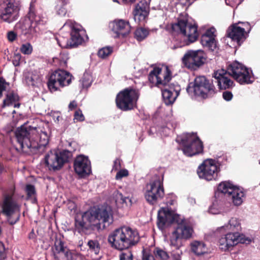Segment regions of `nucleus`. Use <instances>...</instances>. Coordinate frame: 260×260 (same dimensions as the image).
Listing matches in <instances>:
<instances>
[{
    "instance_id": "412c9836",
    "label": "nucleus",
    "mask_w": 260,
    "mask_h": 260,
    "mask_svg": "<svg viewBox=\"0 0 260 260\" xmlns=\"http://www.w3.org/2000/svg\"><path fill=\"white\" fill-rule=\"evenodd\" d=\"M65 161L61 155L58 154L55 151H50L45 157V163L50 170H59Z\"/></svg>"
},
{
    "instance_id": "5fc2aeb1",
    "label": "nucleus",
    "mask_w": 260,
    "mask_h": 260,
    "mask_svg": "<svg viewBox=\"0 0 260 260\" xmlns=\"http://www.w3.org/2000/svg\"><path fill=\"white\" fill-rule=\"evenodd\" d=\"M7 37L10 41L12 42L15 40L16 34L13 31H10L8 33Z\"/></svg>"
},
{
    "instance_id": "4be33fe9",
    "label": "nucleus",
    "mask_w": 260,
    "mask_h": 260,
    "mask_svg": "<svg viewBox=\"0 0 260 260\" xmlns=\"http://www.w3.org/2000/svg\"><path fill=\"white\" fill-rule=\"evenodd\" d=\"M74 167L75 172L81 176L88 175L91 172L90 161L87 157L82 155L76 158Z\"/></svg>"
},
{
    "instance_id": "8fccbe9b",
    "label": "nucleus",
    "mask_w": 260,
    "mask_h": 260,
    "mask_svg": "<svg viewBox=\"0 0 260 260\" xmlns=\"http://www.w3.org/2000/svg\"><path fill=\"white\" fill-rule=\"evenodd\" d=\"M6 257V249L4 244L0 241V260L4 259Z\"/></svg>"
},
{
    "instance_id": "49530a36",
    "label": "nucleus",
    "mask_w": 260,
    "mask_h": 260,
    "mask_svg": "<svg viewBox=\"0 0 260 260\" xmlns=\"http://www.w3.org/2000/svg\"><path fill=\"white\" fill-rule=\"evenodd\" d=\"M216 30L214 28L212 27L207 30L206 32L203 34L202 36H207L209 38H214L215 37V33Z\"/></svg>"
},
{
    "instance_id": "473e14b6",
    "label": "nucleus",
    "mask_w": 260,
    "mask_h": 260,
    "mask_svg": "<svg viewBox=\"0 0 260 260\" xmlns=\"http://www.w3.org/2000/svg\"><path fill=\"white\" fill-rule=\"evenodd\" d=\"M201 43L203 46L214 51L216 47V43L214 38H209L207 36H202Z\"/></svg>"
},
{
    "instance_id": "052dcab7",
    "label": "nucleus",
    "mask_w": 260,
    "mask_h": 260,
    "mask_svg": "<svg viewBox=\"0 0 260 260\" xmlns=\"http://www.w3.org/2000/svg\"><path fill=\"white\" fill-rule=\"evenodd\" d=\"M69 25V24H68V23H66V24H64V26H67V25Z\"/></svg>"
},
{
    "instance_id": "c03bdc74",
    "label": "nucleus",
    "mask_w": 260,
    "mask_h": 260,
    "mask_svg": "<svg viewBox=\"0 0 260 260\" xmlns=\"http://www.w3.org/2000/svg\"><path fill=\"white\" fill-rule=\"evenodd\" d=\"M133 255L130 251L122 253L120 255V260H133Z\"/></svg>"
},
{
    "instance_id": "bf43d9fd",
    "label": "nucleus",
    "mask_w": 260,
    "mask_h": 260,
    "mask_svg": "<svg viewBox=\"0 0 260 260\" xmlns=\"http://www.w3.org/2000/svg\"><path fill=\"white\" fill-rule=\"evenodd\" d=\"M117 163H119V160H116L115 161V165H116Z\"/></svg>"
},
{
    "instance_id": "79ce46f5",
    "label": "nucleus",
    "mask_w": 260,
    "mask_h": 260,
    "mask_svg": "<svg viewBox=\"0 0 260 260\" xmlns=\"http://www.w3.org/2000/svg\"><path fill=\"white\" fill-rule=\"evenodd\" d=\"M81 82L83 87L88 88L90 86L92 82L91 76L88 74H84Z\"/></svg>"
},
{
    "instance_id": "6e6d98bb",
    "label": "nucleus",
    "mask_w": 260,
    "mask_h": 260,
    "mask_svg": "<svg viewBox=\"0 0 260 260\" xmlns=\"http://www.w3.org/2000/svg\"><path fill=\"white\" fill-rule=\"evenodd\" d=\"M77 105H76V103L75 101H72L71 102L70 104H69V108L70 110H72L74 108H75L76 107Z\"/></svg>"
},
{
    "instance_id": "ea45409f",
    "label": "nucleus",
    "mask_w": 260,
    "mask_h": 260,
    "mask_svg": "<svg viewBox=\"0 0 260 260\" xmlns=\"http://www.w3.org/2000/svg\"><path fill=\"white\" fill-rule=\"evenodd\" d=\"M112 52V48L109 47H104L98 52V55L102 58H105L108 56Z\"/></svg>"
},
{
    "instance_id": "cd10ccee",
    "label": "nucleus",
    "mask_w": 260,
    "mask_h": 260,
    "mask_svg": "<svg viewBox=\"0 0 260 260\" xmlns=\"http://www.w3.org/2000/svg\"><path fill=\"white\" fill-rule=\"evenodd\" d=\"M178 226L175 230L176 233L183 239L190 238L193 233V229L189 223L185 219H182L180 222L177 221Z\"/></svg>"
},
{
    "instance_id": "a878e982",
    "label": "nucleus",
    "mask_w": 260,
    "mask_h": 260,
    "mask_svg": "<svg viewBox=\"0 0 260 260\" xmlns=\"http://www.w3.org/2000/svg\"><path fill=\"white\" fill-rule=\"evenodd\" d=\"M178 221L173 213L168 209H162L158 212L157 225L159 229H163L166 224H169L175 221Z\"/></svg>"
},
{
    "instance_id": "2f4dec72",
    "label": "nucleus",
    "mask_w": 260,
    "mask_h": 260,
    "mask_svg": "<svg viewBox=\"0 0 260 260\" xmlns=\"http://www.w3.org/2000/svg\"><path fill=\"white\" fill-rule=\"evenodd\" d=\"M162 95L165 104L167 105L173 104L178 96L177 93H172L167 89H162Z\"/></svg>"
},
{
    "instance_id": "09e8293b",
    "label": "nucleus",
    "mask_w": 260,
    "mask_h": 260,
    "mask_svg": "<svg viewBox=\"0 0 260 260\" xmlns=\"http://www.w3.org/2000/svg\"><path fill=\"white\" fill-rule=\"evenodd\" d=\"M26 191L28 196L32 197L35 192L34 186L30 184L27 185L26 186Z\"/></svg>"
},
{
    "instance_id": "c9c22d12",
    "label": "nucleus",
    "mask_w": 260,
    "mask_h": 260,
    "mask_svg": "<svg viewBox=\"0 0 260 260\" xmlns=\"http://www.w3.org/2000/svg\"><path fill=\"white\" fill-rule=\"evenodd\" d=\"M183 239L179 234H178L175 230L172 233L170 237L171 245L178 248L181 244V240Z\"/></svg>"
},
{
    "instance_id": "864d4df0",
    "label": "nucleus",
    "mask_w": 260,
    "mask_h": 260,
    "mask_svg": "<svg viewBox=\"0 0 260 260\" xmlns=\"http://www.w3.org/2000/svg\"><path fill=\"white\" fill-rule=\"evenodd\" d=\"M222 96L225 100L229 101L232 100L233 94L232 92L230 91H225L223 93Z\"/></svg>"
},
{
    "instance_id": "6e6552de",
    "label": "nucleus",
    "mask_w": 260,
    "mask_h": 260,
    "mask_svg": "<svg viewBox=\"0 0 260 260\" xmlns=\"http://www.w3.org/2000/svg\"><path fill=\"white\" fill-rule=\"evenodd\" d=\"M228 73L241 84H251L254 80L252 71L237 61L229 66Z\"/></svg>"
},
{
    "instance_id": "e2e57ef3",
    "label": "nucleus",
    "mask_w": 260,
    "mask_h": 260,
    "mask_svg": "<svg viewBox=\"0 0 260 260\" xmlns=\"http://www.w3.org/2000/svg\"><path fill=\"white\" fill-rule=\"evenodd\" d=\"M31 236H32V235H30L29 236V238H31Z\"/></svg>"
},
{
    "instance_id": "b1692460",
    "label": "nucleus",
    "mask_w": 260,
    "mask_h": 260,
    "mask_svg": "<svg viewBox=\"0 0 260 260\" xmlns=\"http://www.w3.org/2000/svg\"><path fill=\"white\" fill-rule=\"evenodd\" d=\"M112 25V31L116 34L115 37H124L130 32L131 26L128 21L116 20L113 22Z\"/></svg>"
},
{
    "instance_id": "9b49d317",
    "label": "nucleus",
    "mask_w": 260,
    "mask_h": 260,
    "mask_svg": "<svg viewBox=\"0 0 260 260\" xmlns=\"http://www.w3.org/2000/svg\"><path fill=\"white\" fill-rule=\"evenodd\" d=\"M139 98L137 91L127 88L120 92L117 95L116 103L118 108L123 111L133 109Z\"/></svg>"
},
{
    "instance_id": "c85d7f7f",
    "label": "nucleus",
    "mask_w": 260,
    "mask_h": 260,
    "mask_svg": "<svg viewBox=\"0 0 260 260\" xmlns=\"http://www.w3.org/2000/svg\"><path fill=\"white\" fill-rule=\"evenodd\" d=\"M113 198L118 206L125 205L130 206L132 205V199L129 197H124L119 191L116 190L113 193Z\"/></svg>"
},
{
    "instance_id": "e433bc0d",
    "label": "nucleus",
    "mask_w": 260,
    "mask_h": 260,
    "mask_svg": "<svg viewBox=\"0 0 260 260\" xmlns=\"http://www.w3.org/2000/svg\"><path fill=\"white\" fill-rule=\"evenodd\" d=\"M148 30L145 28H138L136 29L135 33V38L139 41L145 39L148 35Z\"/></svg>"
},
{
    "instance_id": "393cba45",
    "label": "nucleus",
    "mask_w": 260,
    "mask_h": 260,
    "mask_svg": "<svg viewBox=\"0 0 260 260\" xmlns=\"http://www.w3.org/2000/svg\"><path fill=\"white\" fill-rule=\"evenodd\" d=\"M227 73L223 69L219 70L214 72V78L215 82L217 83L219 88L220 89H225L232 86L233 82L227 76Z\"/></svg>"
},
{
    "instance_id": "0eeeda50",
    "label": "nucleus",
    "mask_w": 260,
    "mask_h": 260,
    "mask_svg": "<svg viewBox=\"0 0 260 260\" xmlns=\"http://www.w3.org/2000/svg\"><path fill=\"white\" fill-rule=\"evenodd\" d=\"M176 140L178 142L181 141L182 143L183 152L186 156H191L203 151L202 142L196 134L188 133L181 139L177 137Z\"/></svg>"
},
{
    "instance_id": "2eb2a0df",
    "label": "nucleus",
    "mask_w": 260,
    "mask_h": 260,
    "mask_svg": "<svg viewBox=\"0 0 260 260\" xmlns=\"http://www.w3.org/2000/svg\"><path fill=\"white\" fill-rule=\"evenodd\" d=\"M218 190L226 194L236 206H239L243 202L244 192L241 189L230 181L220 183L218 186Z\"/></svg>"
},
{
    "instance_id": "39448f33",
    "label": "nucleus",
    "mask_w": 260,
    "mask_h": 260,
    "mask_svg": "<svg viewBox=\"0 0 260 260\" xmlns=\"http://www.w3.org/2000/svg\"><path fill=\"white\" fill-rule=\"evenodd\" d=\"M171 79V73L168 67H166L164 70L157 67L154 68L149 75L150 82L158 87L165 86L164 89H167L173 93H177L178 95L181 90L179 85L171 84L167 86Z\"/></svg>"
},
{
    "instance_id": "7c9ffc66",
    "label": "nucleus",
    "mask_w": 260,
    "mask_h": 260,
    "mask_svg": "<svg viewBox=\"0 0 260 260\" xmlns=\"http://www.w3.org/2000/svg\"><path fill=\"white\" fill-rule=\"evenodd\" d=\"M191 245L192 251L197 255H202L207 252L205 244L203 242L194 241Z\"/></svg>"
},
{
    "instance_id": "13d9d810",
    "label": "nucleus",
    "mask_w": 260,
    "mask_h": 260,
    "mask_svg": "<svg viewBox=\"0 0 260 260\" xmlns=\"http://www.w3.org/2000/svg\"><path fill=\"white\" fill-rule=\"evenodd\" d=\"M16 57L17 59H20V55H16Z\"/></svg>"
},
{
    "instance_id": "1a4fd4ad",
    "label": "nucleus",
    "mask_w": 260,
    "mask_h": 260,
    "mask_svg": "<svg viewBox=\"0 0 260 260\" xmlns=\"http://www.w3.org/2000/svg\"><path fill=\"white\" fill-rule=\"evenodd\" d=\"M172 28L173 31L182 35L185 38L186 45L195 42L198 38L197 25L188 20H179L177 23L172 24Z\"/></svg>"
},
{
    "instance_id": "c756f323",
    "label": "nucleus",
    "mask_w": 260,
    "mask_h": 260,
    "mask_svg": "<svg viewBox=\"0 0 260 260\" xmlns=\"http://www.w3.org/2000/svg\"><path fill=\"white\" fill-rule=\"evenodd\" d=\"M241 229L240 220L236 217L231 218L228 223L224 226L221 228V230L224 231H238Z\"/></svg>"
},
{
    "instance_id": "20e7f679",
    "label": "nucleus",
    "mask_w": 260,
    "mask_h": 260,
    "mask_svg": "<svg viewBox=\"0 0 260 260\" xmlns=\"http://www.w3.org/2000/svg\"><path fill=\"white\" fill-rule=\"evenodd\" d=\"M46 22V18L36 15L34 4L31 2L27 15L17 24L16 27L27 38L31 39L38 32L37 25H44Z\"/></svg>"
},
{
    "instance_id": "f257e3e1",
    "label": "nucleus",
    "mask_w": 260,
    "mask_h": 260,
    "mask_svg": "<svg viewBox=\"0 0 260 260\" xmlns=\"http://www.w3.org/2000/svg\"><path fill=\"white\" fill-rule=\"evenodd\" d=\"M15 138L18 146L16 149L25 153H42L48 144L49 133L41 128H34L28 132L21 126L15 132Z\"/></svg>"
},
{
    "instance_id": "f03ea898",
    "label": "nucleus",
    "mask_w": 260,
    "mask_h": 260,
    "mask_svg": "<svg viewBox=\"0 0 260 260\" xmlns=\"http://www.w3.org/2000/svg\"><path fill=\"white\" fill-rule=\"evenodd\" d=\"M113 222L111 208L109 206H103L99 209H91L84 212L79 218H76V228L92 230H100L109 226Z\"/></svg>"
},
{
    "instance_id": "f704fd0d",
    "label": "nucleus",
    "mask_w": 260,
    "mask_h": 260,
    "mask_svg": "<svg viewBox=\"0 0 260 260\" xmlns=\"http://www.w3.org/2000/svg\"><path fill=\"white\" fill-rule=\"evenodd\" d=\"M68 1H58L55 7L56 13L61 16H64L67 13V9L65 8V5Z\"/></svg>"
},
{
    "instance_id": "9d476101",
    "label": "nucleus",
    "mask_w": 260,
    "mask_h": 260,
    "mask_svg": "<svg viewBox=\"0 0 260 260\" xmlns=\"http://www.w3.org/2000/svg\"><path fill=\"white\" fill-rule=\"evenodd\" d=\"M19 10V2L15 0L0 1V18L6 22L10 23L17 20Z\"/></svg>"
},
{
    "instance_id": "6ab92c4d",
    "label": "nucleus",
    "mask_w": 260,
    "mask_h": 260,
    "mask_svg": "<svg viewBox=\"0 0 260 260\" xmlns=\"http://www.w3.org/2000/svg\"><path fill=\"white\" fill-rule=\"evenodd\" d=\"M1 213L7 217L8 221L11 224H15L19 220V216L18 215L15 220H12L11 217L16 212H19L20 210L19 206L13 200L12 197L10 195H5L2 204Z\"/></svg>"
},
{
    "instance_id": "f3484780",
    "label": "nucleus",
    "mask_w": 260,
    "mask_h": 260,
    "mask_svg": "<svg viewBox=\"0 0 260 260\" xmlns=\"http://www.w3.org/2000/svg\"><path fill=\"white\" fill-rule=\"evenodd\" d=\"M164 194L162 183L159 178L151 182L146 186L145 198L151 204H155L157 201L161 199Z\"/></svg>"
},
{
    "instance_id": "bb28decb",
    "label": "nucleus",
    "mask_w": 260,
    "mask_h": 260,
    "mask_svg": "<svg viewBox=\"0 0 260 260\" xmlns=\"http://www.w3.org/2000/svg\"><path fill=\"white\" fill-rule=\"evenodd\" d=\"M227 35L229 38L238 43L246 38L245 29L238 26L237 24H233L228 28Z\"/></svg>"
},
{
    "instance_id": "a211bd4d",
    "label": "nucleus",
    "mask_w": 260,
    "mask_h": 260,
    "mask_svg": "<svg viewBox=\"0 0 260 260\" xmlns=\"http://www.w3.org/2000/svg\"><path fill=\"white\" fill-rule=\"evenodd\" d=\"M219 172V168L215 160L209 159L205 160L198 169L197 173L200 178L210 181L215 179Z\"/></svg>"
},
{
    "instance_id": "603ef678",
    "label": "nucleus",
    "mask_w": 260,
    "mask_h": 260,
    "mask_svg": "<svg viewBox=\"0 0 260 260\" xmlns=\"http://www.w3.org/2000/svg\"><path fill=\"white\" fill-rule=\"evenodd\" d=\"M168 260H181L180 252L179 250L174 252L172 254L171 258H169Z\"/></svg>"
},
{
    "instance_id": "ddd939ff",
    "label": "nucleus",
    "mask_w": 260,
    "mask_h": 260,
    "mask_svg": "<svg viewBox=\"0 0 260 260\" xmlns=\"http://www.w3.org/2000/svg\"><path fill=\"white\" fill-rule=\"evenodd\" d=\"M72 80V76L69 73L62 70L53 72L50 76L48 86L51 92L56 91L60 87L69 85Z\"/></svg>"
},
{
    "instance_id": "4d7b16f0",
    "label": "nucleus",
    "mask_w": 260,
    "mask_h": 260,
    "mask_svg": "<svg viewBox=\"0 0 260 260\" xmlns=\"http://www.w3.org/2000/svg\"><path fill=\"white\" fill-rule=\"evenodd\" d=\"M3 169V166H2L1 165H0V173L2 172V170Z\"/></svg>"
},
{
    "instance_id": "f8f14e48",
    "label": "nucleus",
    "mask_w": 260,
    "mask_h": 260,
    "mask_svg": "<svg viewBox=\"0 0 260 260\" xmlns=\"http://www.w3.org/2000/svg\"><path fill=\"white\" fill-rule=\"evenodd\" d=\"M252 240L239 233H229L219 240V247L223 251L230 250L239 243L248 244Z\"/></svg>"
},
{
    "instance_id": "dca6fc26",
    "label": "nucleus",
    "mask_w": 260,
    "mask_h": 260,
    "mask_svg": "<svg viewBox=\"0 0 260 260\" xmlns=\"http://www.w3.org/2000/svg\"><path fill=\"white\" fill-rule=\"evenodd\" d=\"M206 60V55L201 50H188L182 58V63L187 68L197 70L202 66Z\"/></svg>"
},
{
    "instance_id": "423d86ee",
    "label": "nucleus",
    "mask_w": 260,
    "mask_h": 260,
    "mask_svg": "<svg viewBox=\"0 0 260 260\" xmlns=\"http://www.w3.org/2000/svg\"><path fill=\"white\" fill-rule=\"evenodd\" d=\"M215 87L213 81L210 82L205 76L197 77L194 82L190 83L186 89L191 96L197 95L205 98L208 94L214 93Z\"/></svg>"
},
{
    "instance_id": "aec40b11",
    "label": "nucleus",
    "mask_w": 260,
    "mask_h": 260,
    "mask_svg": "<svg viewBox=\"0 0 260 260\" xmlns=\"http://www.w3.org/2000/svg\"><path fill=\"white\" fill-rule=\"evenodd\" d=\"M71 31V40L69 43L60 42L58 41V45L62 48L74 47L82 43L84 39L83 36L85 35V31L82 26L77 23L70 24Z\"/></svg>"
},
{
    "instance_id": "72a5a7b5",
    "label": "nucleus",
    "mask_w": 260,
    "mask_h": 260,
    "mask_svg": "<svg viewBox=\"0 0 260 260\" xmlns=\"http://www.w3.org/2000/svg\"><path fill=\"white\" fill-rule=\"evenodd\" d=\"M87 245L89 247V250L93 253L95 255H98L100 251V247L99 242L97 240H89L87 242Z\"/></svg>"
},
{
    "instance_id": "a18cd8bd",
    "label": "nucleus",
    "mask_w": 260,
    "mask_h": 260,
    "mask_svg": "<svg viewBox=\"0 0 260 260\" xmlns=\"http://www.w3.org/2000/svg\"><path fill=\"white\" fill-rule=\"evenodd\" d=\"M9 84L6 82L3 78H0V98L2 97L3 92L6 89Z\"/></svg>"
},
{
    "instance_id": "680f3d73",
    "label": "nucleus",
    "mask_w": 260,
    "mask_h": 260,
    "mask_svg": "<svg viewBox=\"0 0 260 260\" xmlns=\"http://www.w3.org/2000/svg\"><path fill=\"white\" fill-rule=\"evenodd\" d=\"M31 236H32V235H30L29 236V238H31Z\"/></svg>"
},
{
    "instance_id": "3c124183",
    "label": "nucleus",
    "mask_w": 260,
    "mask_h": 260,
    "mask_svg": "<svg viewBox=\"0 0 260 260\" xmlns=\"http://www.w3.org/2000/svg\"><path fill=\"white\" fill-rule=\"evenodd\" d=\"M74 117L75 119L80 121H82L84 120V115L80 110H78L75 112Z\"/></svg>"
},
{
    "instance_id": "a19ab883",
    "label": "nucleus",
    "mask_w": 260,
    "mask_h": 260,
    "mask_svg": "<svg viewBox=\"0 0 260 260\" xmlns=\"http://www.w3.org/2000/svg\"><path fill=\"white\" fill-rule=\"evenodd\" d=\"M20 51L24 54H30L32 51V47L29 43L23 44L20 47Z\"/></svg>"
},
{
    "instance_id": "de8ad7c7",
    "label": "nucleus",
    "mask_w": 260,
    "mask_h": 260,
    "mask_svg": "<svg viewBox=\"0 0 260 260\" xmlns=\"http://www.w3.org/2000/svg\"><path fill=\"white\" fill-rule=\"evenodd\" d=\"M128 173L126 170H121L117 173L116 175V179L119 180L121 179L122 177H126L128 175Z\"/></svg>"
},
{
    "instance_id": "7ed1b4c3",
    "label": "nucleus",
    "mask_w": 260,
    "mask_h": 260,
    "mask_svg": "<svg viewBox=\"0 0 260 260\" xmlns=\"http://www.w3.org/2000/svg\"><path fill=\"white\" fill-rule=\"evenodd\" d=\"M108 241L112 248L122 250L138 243L139 236L137 231L129 226H122L110 233Z\"/></svg>"
},
{
    "instance_id": "0e129e2a",
    "label": "nucleus",
    "mask_w": 260,
    "mask_h": 260,
    "mask_svg": "<svg viewBox=\"0 0 260 260\" xmlns=\"http://www.w3.org/2000/svg\"><path fill=\"white\" fill-rule=\"evenodd\" d=\"M225 2H226V3L227 4V0H225Z\"/></svg>"
},
{
    "instance_id": "5701e85b",
    "label": "nucleus",
    "mask_w": 260,
    "mask_h": 260,
    "mask_svg": "<svg viewBox=\"0 0 260 260\" xmlns=\"http://www.w3.org/2000/svg\"><path fill=\"white\" fill-rule=\"evenodd\" d=\"M149 0H141L135 6L133 11L135 20L139 21L144 20L149 11Z\"/></svg>"
},
{
    "instance_id": "58836bf2",
    "label": "nucleus",
    "mask_w": 260,
    "mask_h": 260,
    "mask_svg": "<svg viewBox=\"0 0 260 260\" xmlns=\"http://www.w3.org/2000/svg\"><path fill=\"white\" fill-rule=\"evenodd\" d=\"M25 81L28 85L34 86L40 82V79L37 75L30 74L25 78Z\"/></svg>"
},
{
    "instance_id": "4468645a",
    "label": "nucleus",
    "mask_w": 260,
    "mask_h": 260,
    "mask_svg": "<svg viewBox=\"0 0 260 260\" xmlns=\"http://www.w3.org/2000/svg\"><path fill=\"white\" fill-rule=\"evenodd\" d=\"M53 252L56 260H83L81 255L70 250L60 239H56Z\"/></svg>"
},
{
    "instance_id": "4c0bfd02",
    "label": "nucleus",
    "mask_w": 260,
    "mask_h": 260,
    "mask_svg": "<svg viewBox=\"0 0 260 260\" xmlns=\"http://www.w3.org/2000/svg\"><path fill=\"white\" fill-rule=\"evenodd\" d=\"M153 253L156 258L160 260H167L169 259V256L168 253L158 248H156L153 251Z\"/></svg>"
},
{
    "instance_id": "37998d69",
    "label": "nucleus",
    "mask_w": 260,
    "mask_h": 260,
    "mask_svg": "<svg viewBox=\"0 0 260 260\" xmlns=\"http://www.w3.org/2000/svg\"><path fill=\"white\" fill-rule=\"evenodd\" d=\"M17 99V97L14 94L10 93L7 95L6 99L4 100V106H9L12 104V103L15 101Z\"/></svg>"
}]
</instances>
